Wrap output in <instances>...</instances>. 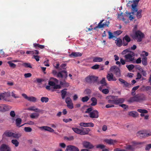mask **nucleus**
<instances>
[{
  "label": "nucleus",
  "instance_id": "obj_43",
  "mask_svg": "<svg viewBox=\"0 0 151 151\" xmlns=\"http://www.w3.org/2000/svg\"><path fill=\"white\" fill-rule=\"evenodd\" d=\"M105 147V146L103 144H98L96 145V148L98 149H104Z\"/></svg>",
  "mask_w": 151,
  "mask_h": 151
},
{
  "label": "nucleus",
  "instance_id": "obj_12",
  "mask_svg": "<svg viewBox=\"0 0 151 151\" xmlns=\"http://www.w3.org/2000/svg\"><path fill=\"white\" fill-rule=\"evenodd\" d=\"M83 145L84 147L88 149H92L94 147V146L91 143L86 141L83 142Z\"/></svg>",
  "mask_w": 151,
  "mask_h": 151
},
{
  "label": "nucleus",
  "instance_id": "obj_26",
  "mask_svg": "<svg viewBox=\"0 0 151 151\" xmlns=\"http://www.w3.org/2000/svg\"><path fill=\"white\" fill-rule=\"evenodd\" d=\"M65 151H76V147L72 145H68Z\"/></svg>",
  "mask_w": 151,
  "mask_h": 151
},
{
  "label": "nucleus",
  "instance_id": "obj_44",
  "mask_svg": "<svg viewBox=\"0 0 151 151\" xmlns=\"http://www.w3.org/2000/svg\"><path fill=\"white\" fill-rule=\"evenodd\" d=\"M126 149L132 151L135 149L132 145H127Z\"/></svg>",
  "mask_w": 151,
  "mask_h": 151
},
{
  "label": "nucleus",
  "instance_id": "obj_22",
  "mask_svg": "<svg viewBox=\"0 0 151 151\" xmlns=\"http://www.w3.org/2000/svg\"><path fill=\"white\" fill-rule=\"evenodd\" d=\"M12 132L9 130L5 131L3 135V138H5L6 137H12Z\"/></svg>",
  "mask_w": 151,
  "mask_h": 151
},
{
  "label": "nucleus",
  "instance_id": "obj_41",
  "mask_svg": "<svg viewBox=\"0 0 151 151\" xmlns=\"http://www.w3.org/2000/svg\"><path fill=\"white\" fill-rule=\"evenodd\" d=\"M126 67L127 68L128 70L129 71H131L134 68V65L131 64L130 65H126Z\"/></svg>",
  "mask_w": 151,
  "mask_h": 151
},
{
  "label": "nucleus",
  "instance_id": "obj_10",
  "mask_svg": "<svg viewBox=\"0 0 151 151\" xmlns=\"http://www.w3.org/2000/svg\"><path fill=\"white\" fill-rule=\"evenodd\" d=\"M56 76L58 78L64 77L66 78L68 77L67 72L65 70H62L58 73Z\"/></svg>",
  "mask_w": 151,
  "mask_h": 151
},
{
  "label": "nucleus",
  "instance_id": "obj_18",
  "mask_svg": "<svg viewBox=\"0 0 151 151\" xmlns=\"http://www.w3.org/2000/svg\"><path fill=\"white\" fill-rule=\"evenodd\" d=\"M80 125L81 127H94V124L92 122L88 123H84L81 122L80 124Z\"/></svg>",
  "mask_w": 151,
  "mask_h": 151
},
{
  "label": "nucleus",
  "instance_id": "obj_9",
  "mask_svg": "<svg viewBox=\"0 0 151 151\" xmlns=\"http://www.w3.org/2000/svg\"><path fill=\"white\" fill-rule=\"evenodd\" d=\"M104 142L110 145H114L117 143V140L112 139H105L104 140Z\"/></svg>",
  "mask_w": 151,
  "mask_h": 151
},
{
  "label": "nucleus",
  "instance_id": "obj_3",
  "mask_svg": "<svg viewBox=\"0 0 151 151\" xmlns=\"http://www.w3.org/2000/svg\"><path fill=\"white\" fill-rule=\"evenodd\" d=\"M109 23V22L106 20H103L99 22L97 26L94 27V29L95 30L98 28H102L106 27H108Z\"/></svg>",
  "mask_w": 151,
  "mask_h": 151
},
{
  "label": "nucleus",
  "instance_id": "obj_55",
  "mask_svg": "<svg viewBox=\"0 0 151 151\" xmlns=\"http://www.w3.org/2000/svg\"><path fill=\"white\" fill-rule=\"evenodd\" d=\"M12 137L14 138H18L20 137V136L18 134H15L12 132Z\"/></svg>",
  "mask_w": 151,
  "mask_h": 151
},
{
  "label": "nucleus",
  "instance_id": "obj_42",
  "mask_svg": "<svg viewBox=\"0 0 151 151\" xmlns=\"http://www.w3.org/2000/svg\"><path fill=\"white\" fill-rule=\"evenodd\" d=\"M100 83L103 86H106L107 85V83L106 82L105 78H103L100 81Z\"/></svg>",
  "mask_w": 151,
  "mask_h": 151
},
{
  "label": "nucleus",
  "instance_id": "obj_35",
  "mask_svg": "<svg viewBox=\"0 0 151 151\" xmlns=\"http://www.w3.org/2000/svg\"><path fill=\"white\" fill-rule=\"evenodd\" d=\"M137 113L135 111H131L129 113V115L134 117H135L137 116Z\"/></svg>",
  "mask_w": 151,
  "mask_h": 151
},
{
  "label": "nucleus",
  "instance_id": "obj_17",
  "mask_svg": "<svg viewBox=\"0 0 151 151\" xmlns=\"http://www.w3.org/2000/svg\"><path fill=\"white\" fill-rule=\"evenodd\" d=\"M106 78L108 81H116L117 79L114 77L113 74L112 73H108L106 76Z\"/></svg>",
  "mask_w": 151,
  "mask_h": 151
},
{
  "label": "nucleus",
  "instance_id": "obj_15",
  "mask_svg": "<svg viewBox=\"0 0 151 151\" xmlns=\"http://www.w3.org/2000/svg\"><path fill=\"white\" fill-rule=\"evenodd\" d=\"M0 151H11V149L8 145L3 144L0 147Z\"/></svg>",
  "mask_w": 151,
  "mask_h": 151
},
{
  "label": "nucleus",
  "instance_id": "obj_19",
  "mask_svg": "<svg viewBox=\"0 0 151 151\" xmlns=\"http://www.w3.org/2000/svg\"><path fill=\"white\" fill-rule=\"evenodd\" d=\"M119 81L120 82L121 84H123V86L126 87H129L130 86V84L127 83L126 81L123 79L122 78H119Z\"/></svg>",
  "mask_w": 151,
  "mask_h": 151
},
{
  "label": "nucleus",
  "instance_id": "obj_37",
  "mask_svg": "<svg viewBox=\"0 0 151 151\" xmlns=\"http://www.w3.org/2000/svg\"><path fill=\"white\" fill-rule=\"evenodd\" d=\"M142 63L144 66H146L147 65V58L146 57H143L142 58Z\"/></svg>",
  "mask_w": 151,
  "mask_h": 151
},
{
  "label": "nucleus",
  "instance_id": "obj_27",
  "mask_svg": "<svg viewBox=\"0 0 151 151\" xmlns=\"http://www.w3.org/2000/svg\"><path fill=\"white\" fill-rule=\"evenodd\" d=\"M115 43L116 45L119 47H120L123 45L122 40L120 38H118L116 39L115 40Z\"/></svg>",
  "mask_w": 151,
  "mask_h": 151
},
{
  "label": "nucleus",
  "instance_id": "obj_32",
  "mask_svg": "<svg viewBox=\"0 0 151 151\" xmlns=\"http://www.w3.org/2000/svg\"><path fill=\"white\" fill-rule=\"evenodd\" d=\"M83 135L88 134L89 132L91 131L90 129L89 128H85L82 130Z\"/></svg>",
  "mask_w": 151,
  "mask_h": 151
},
{
  "label": "nucleus",
  "instance_id": "obj_7",
  "mask_svg": "<svg viewBox=\"0 0 151 151\" xmlns=\"http://www.w3.org/2000/svg\"><path fill=\"white\" fill-rule=\"evenodd\" d=\"M22 95L25 99L30 102H35L37 101V99L35 97L33 96L29 97L26 94L24 93H22Z\"/></svg>",
  "mask_w": 151,
  "mask_h": 151
},
{
  "label": "nucleus",
  "instance_id": "obj_30",
  "mask_svg": "<svg viewBox=\"0 0 151 151\" xmlns=\"http://www.w3.org/2000/svg\"><path fill=\"white\" fill-rule=\"evenodd\" d=\"M103 61V59L101 58L95 57L93 58V62H101Z\"/></svg>",
  "mask_w": 151,
  "mask_h": 151
},
{
  "label": "nucleus",
  "instance_id": "obj_61",
  "mask_svg": "<svg viewBox=\"0 0 151 151\" xmlns=\"http://www.w3.org/2000/svg\"><path fill=\"white\" fill-rule=\"evenodd\" d=\"M108 102L109 104H115V99H113V100H111V99H109L108 101Z\"/></svg>",
  "mask_w": 151,
  "mask_h": 151
},
{
  "label": "nucleus",
  "instance_id": "obj_4",
  "mask_svg": "<svg viewBox=\"0 0 151 151\" xmlns=\"http://www.w3.org/2000/svg\"><path fill=\"white\" fill-rule=\"evenodd\" d=\"M137 136L140 138L142 139L151 136V132L147 133L144 131H140L137 132Z\"/></svg>",
  "mask_w": 151,
  "mask_h": 151
},
{
  "label": "nucleus",
  "instance_id": "obj_31",
  "mask_svg": "<svg viewBox=\"0 0 151 151\" xmlns=\"http://www.w3.org/2000/svg\"><path fill=\"white\" fill-rule=\"evenodd\" d=\"M91 101H92V103L91 104L92 106H94L97 104V100L95 97H92L91 99Z\"/></svg>",
  "mask_w": 151,
  "mask_h": 151
},
{
  "label": "nucleus",
  "instance_id": "obj_1",
  "mask_svg": "<svg viewBox=\"0 0 151 151\" xmlns=\"http://www.w3.org/2000/svg\"><path fill=\"white\" fill-rule=\"evenodd\" d=\"M145 37L144 34L140 30L136 31L134 34L132 36V38L136 40L137 42H140L142 39Z\"/></svg>",
  "mask_w": 151,
  "mask_h": 151
},
{
  "label": "nucleus",
  "instance_id": "obj_8",
  "mask_svg": "<svg viewBox=\"0 0 151 151\" xmlns=\"http://www.w3.org/2000/svg\"><path fill=\"white\" fill-rule=\"evenodd\" d=\"M136 102H140L145 100V97L143 94H140L135 95Z\"/></svg>",
  "mask_w": 151,
  "mask_h": 151
},
{
  "label": "nucleus",
  "instance_id": "obj_48",
  "mask_svg": "<svg viewBox=\"0 0 151 151\" xmlns=\"http://www.w3.org/2000/svg\"><path fill=\"white\" fill-rule=\"evenodd\" d=\"M8 63L9 64V65L11 67L13 68H16V65L12 63L11 61H9Z\"/></svg>",
  "mask_w": 151,
  "mask_h": 151
},
{
  "label": "nucleus",
  "instance_id": "obj_2",
  "mask_svg": "<svg viewBox=\"0 0 151 151\" xmlns=\"http://www.w3.org/2000/svg\"><path fill=\"white\" fill-rule=\"evenodd\" d=\"M98 77L95 76L89 75L85 78V81L89 84L94 83L98 81Z\"/></svg>",
  "mask_w": 151,
  "mask_h": 151
},
{
  "label": "nucleus",
  "instance_id": "obj_23",
  "mask_svg": "<svg viewBox=\"0 0 151 151\" xmlns=\"http://www.w3.org/2000/svg\"><path fill=\"white\" fill-rule=\"evenodd\" d=\"M137 5L136 4H132L131 5L132 6V14H134L136 12L138 11V9L137 7Z\"/></svg>",
  "mask_w": 151,
  "mask_h": 151
},
{
  "label": "nucleus",
  "instance_id": "obj_21",
  "mask_svg": "<svg viewBox=\"0 0 151 151\" xmlns=\"http://www.w3.org/2000/svg\"><path fill=\"white\" fill-rule=\"evenodd\" d=\"M131 144L132 145L134 148L136 149L138 147V145H142L144 144L143 142H138L135 141H133L131 142Z\"/></svg>",
  "mask_w": 151,
  "mask_h": 151
},
{
  "label": "nucleus",
  "instance_id": "obj_49",
  "mask_svg": "<svg viewBox=\"0 0 151 151\" xmlns=\"http://www.w3.org/2000/svg\"><path fill=\"white\" fill-rule=\"evenodd\" d=\"M148 55V53L145 51L142 52V54L140 55L141 56H143L144 57L147 56Z\"/></svg>",
  "mask_w": 151,
  "mask_h": 151
},
{
  "label": "nucleus",
  "instance_id": "obj_16",
  "mask_svg": "<svg viewBox=\"0 0 151 151\" xmlns=\"http://www.w3.org/2000/svg\"><path fill=\"white\" fill-rule=\"evenodd\" d=\"M90 117L92 118H97L99 117V113L97 110H94L90 112Z\"/></svg>",
  "mask_w": 151,
  "mask_h": 151
},
{
  "label": "nucleus",
  "instance_id": "obj_25",
  "mask_svg": "<svg viewBox=\"0 0 151 151\" xmlns=\"http://www.w3.org/2000/svg\"><path fill=\"white\" fill-rule=\"evenodd\" d=\"M124 101V100L123 98H117L115 99V104L118 105L120 104L123 103Z\"/></svg>",
  "mask_w": 151,
  "mask_h": 151
},
{
  "label": "nucleus",
  "instance_id": "obj_58",
  "mask_svg": "<svg viewBox=\"0 0 151 151\" xmlns=\"http://www.w3.org/2000/svg\"><path fill=\"white\" fill-rule=\"evenodd\" d=\"M101 91L103 93L105 94H107L109 93V91L107 89H103Z\"/></svg>",
  "mask_w": 151,
  "mask_h": 151
},
{
  "label": "nucleus",
  "instance_id": "obj_6",
  "mask_svg": "<svg viewBox=\"0 0 151 151\" xmlns=\"http://www.w3.org/2000/svg\"><path fill=\"white\" fill-rule=\"evenodd\" d=\"M110 70L113 72L116 76L119 77L121 76L120 70L119 68L116 66L111 67L110 68Z\"/></svg>",
  "mask_w": 151,
  "mask_h": 151
},
{
  "label": "nucleus",
  "instance_id": "obj_38",
  "mask_svg": "<svg viewBox=\"0 0 151 151\" xmlns=\"http://www.w3.org/2000/svg\"><path fill=\"white\" fill-rule=\"evenodd\" d=\"M128 101L129 103H132L135 101L136 102L135 96L133 97H130L128 100Z\"/></svg>",
  "mask_w": 151,
  "mask_h": 151
},
{
  "label": "nucleus",
  "instance_id": "obj_28",
  "mask_svg": "<svg viewBox=\"0 0 151 151\" xmlns=\"http://www.w3.org/2000/svg\"><path fill=\"white\" fill-rule=\"evenodd\" d=\"M22 122V119L20 118H17L15 120L16 124L17 127H21L24 124L20 125Z\"/></svg>",
  "mask_w": 151,
  "mask_h": 151
},
{
  "label": "nucleus",
  "instance_id": "obj_40",
  "mask_svg": "<svg viewBox=\"0 0 151 151\" xmlns=\"http://www.w3.org/2000/svg\"><path fill=\"white\" fill-rule=\"evenodd\" d=\"M138 112L143 114H147L148 113V111L145 109H138L137 110Z\"/></svg>",
  "mask_w": 151,
  "mask_h": 151
},
{
  "label": "nucleus",
  "instance_id": "obj_64",
  "mask_svg": "<svg viewBox=\"0 0 151 151\" xmlns=\"http://www.w3.org/2000/svg\"><path fill=\"white\" fill-rule=\"evenodd\" d=\"M55 83L52 81H49L48 82V84L51 86H54L55 85Z\"/></svg>",
  "mask_w": 151,
  "mask_h": 151
},
{
  "label": "nucleus",
  "instance_id": "obj_46",
  "mask_svg": "<svg viewBox=\"0 0 151 151\" xmlns=\"http://www.w3.org/2000/svg\"><path fill=\"white\" fill-rule=\"evenodd\" d=\"M24 130L25 132H30L32 130V129L31 128L27 127H25Z\"/></svg>",
  "mask_w": 151,
  "mask_h": 151
},
{
  "label": "nucleus",
  "instance_id": "obj_56",
  "mask_svg": "<svg viewBox=\"0 0 151 151\" xmlns=\"http://www.w3.org/2000/svg\"><path fill=\"white\" fill-rule=\"evenodd\" d=\"M99 67V65L98 64H96L93 66L91 68L93 69H98Z\"/></svg>",
  "mask_w": 151,
  "mask_h": 151
},
{
  "label": "nucleus",
  "instance_id": "obj_59",
  "mask_svg": "<svg viewBox=\"0 0 151 151\" xmlns=\"http://www.w3.org/2000/svg\"><path fill=\"white\" fill-rule=\"evenodd\" d=\"M151 148V144L147 145H146L145 150H149Z\"/></svg>",
  "mask_w": 151,
  "mask_h": 151
},
{
  "label": "nucleus",
  "instance_id": "obj_54",
  "mask_svg": "<svg viewBox=\"0 0 151 151\" xmlns=\"http://www.w3.org/2000/svg\"><path fill=\"white\" fill-rule=\"evenodd\" d=\"M40 57L38 55H34L32 58H34L37 61H38L40 60Z\"/></svg>",
  "mask_w": 151,
  "mask_h": 151
},
{
  "label": "nucleus",
  "instance_id": "obj_50",
  "mask_svg": "<svg viewBox=\"0 0 151 151\" xmlns=\"http://www.w3.org/2000/svg\"><path fill=\"white\" fill-rule=\"evenodd\" d=\"M23 65L25 67L29 68H32V67L30 63H24L23 64Z\"/></svg>",
  "mask_w": 151,
  "mask_h": 151
},
{
  "label": "nucleus",
  "instance_id": "obj_45",
  "mask_svg": "<svg viewBox=\"0 0 151 151\" xmlns=\"http://www.w3.org/2000/svg\"><path fill=\"white\" fill-rule=\"evenodd\" d=\"M122 33V31L121 30H117L114 32V35L115 36H117L121 34Z\"/></svg>",
  "mask_w": 151,
  "mask_h": 151
},
{
  "label": "nucleus",
  "instance_id": "obj_57",
  "mask_svg": "<svg viewBox=\"0 0 151 151\" xmlns=\"http://www.w3.org/2000/svg\"><path fill=\"white\" fill-rule=\"evenodd\" d=\"M91 92V91L89 89H86L84 91L85 94H90Z\"/></svg>",
  "mask_w": 151,
  "mask_h": 151
},
{
  "label": "nucleus",
  "instance_id": "obj_29",
  "mask_svg": "<svg viewBox=\"0 0 151 151\" xmlns=\"http://www.w3.org/2000/svg\"><path fill=\"white\" fill-rule=\"evenodd\" d=\"M142 10L141 9H139L136 12L137 14L136 16L137 19H139L141 18L142 17Z\"/></svg>",
  "mask_w": 151,
  "mask_h": 151
},
{
  "label": "nucleus",
  "instance_id": "obj_33",
  "mask_svg": "<svg viewBox=\"0 0 151 151\" xmlns=\"http://www.w3.org/2000/svg\"><path fill=\"white\" fill-rule=\"evenodd\" d=\"M67 90V89L65 88L62 90L61 91V96L62 98L63 99H64L67 93V92L66 91Z\"/></svg>",
  "mask_w": 151,
  "mask_h": 151
},
{
  "label": "nucleus",
  "instance_id": "obj_63",
  "mask_svg": "<svg viewBox=\"0 0 151 151\" xmlns=\"http://www.w3.org/2000/svg\"><path fill=\"white\" fill-rule=\"evenodd\" d=\"M72 120V119H63V122L65 123H67L69 122H70Z\"/></svg>",
  "mask_w": 151,
  "mask_h": 151
},
{
  "label": "nucleus",
  "instance_id": "obj_13",
  "mask_svg": "<svg viewBox=\"0 0 151 151\" xmlns=\"http://www.w3.org/2000/svg\"><path fill=\"white\" fill-rule=\"evenodd\" d=\"M123 46H127L128 43L131 41V39L129 36L127 35H126L123 39Z\"/></svg>",
  "mask_w": 151,
  "mask_h": 151
},
{
  "label": "nucleus",
  "instance_id": "obj_52",
  "mask_svg": "<svg viewBox=\"0 0 151 151\" xmlns=\"http://www.w3.org/2000/svg\"><path fill=\"white\" fill-rule=\"evenodd\" d=\"M76 133L83 135L82 130L76 128Z\"/></svg>",
  "mask_w": 151,
  "mask_h": 151
},
{
  "label": "nucleus",
  "instance_id": "obj_24",
  "mask_svg": "<svg viewBox=\"0 0 151 151\" xmlns=\"http://www.w3.org/2000/svg\"><path fill=\"white\" fill-rule=\"evenodd\" d=\"M33 47L35 49H42L45 48V46L44 45H41L39 44L35 43L33 45Z\"/></svg>",
  "mask_w": 151,
  "mask_h": 151
},
{
  "label": "nucleus",
  "instance_id": "obj_51",
  "mask_svg": "<svg viewBox=\"0 0 151 151\" xmlns=\"http://www.w3.org/2000/svg\"><path fill=\"white\" fill-rule=\"evenodd\" d=\"M64 138L68 141H71L74 139V137L73 136H70L69 137H65Z\"/></svg>",
  "mask_w": 151,
  "mask_h": 151
},
{
  "label": "nucleus",
  "instance_id": "obj_36",
  "mask_svg": "<svg viewBox=\"0 0 151 151\" xmlns=\"http://www.w3.org/2000/svg\"><path fill=\"white\" fill-rule=\"evenodd\" d=\"M11 142L16 147H17L18 146L19 142L16 139H12V140Z\"/></svg>",
  "mask_w": 151,
  "mask_h": 151
},
{
  "label": "nucleus",
  "instance_id": "obj_62",
  "mask_svg": "<svg viewBox=\"0 0 151 151\" xmlns=\"http://www.w3.org/2000/svg\"><path fill=\"white\" fill-rule=\"evenodd\" d=\"M10 115L12 117H14L15 116V113L14 111H12L10 112Z\"/></svg>",
  "mask_w": 151,
  "mask_h": 151
},
{
  "label": "nucleus",
  "instance_id": "obj_5",
  "mask_svg": "<svg viewBox=\"0 0 151 151\" xmlns=\"http://www.w3.org/2000/svg\"><path fill=\"white\" fill-rule=\"evenodd\" d=\"M134 53L133 52L126 54L124 56V57L126 62H131L133 61L134 60Z\"/></svg>",
  "mask_w": 151,
  "mask_h": 151
},
{
  "label": "nucleus",
  "instance_id": "obj_20",
  "mask_svg": "<svg viewBox=\"0 0 151 151\" xmlns=\"http://www.w3.org/2000/svg\"><path fill=\"white\" fill-rule=\"evenodd\" d=\"M39 128L42 130H45V131H48L51 132H54V130L53 129L48 126H42L39 127Z\"/></svg>",
  "mask_w": 151,
  "mask_h": 151
},
{
  "label": "nucleus",
  "instance_id": "obj_14",
  "mask_svg": "<svg viewBox=\"0 0 151 151\" xmlns=\"http://www.w3.org/2000/svg\"><path fill=\"white\" fill-rule=\"evenodd\" d=\"M9 110V106L4 104H0V112H4Z\"/></svg>",
  "mask_w": 151,
  "mask_h": 151
},
{
  "label": "nucleus",
  "instance_id": "obj_11",
  "mask_svg": "<svg viewBox=\"0 0 151 151\" xmlns=\"http://www.w3.org/2000/svg\"><path fill=\"white\" fill-rule=\"evenodd\" d=\"M65 102L67 104V106L69 109H72L73 108V104L72 100L70 97L66 98Z\"/></svg>",
  "mask_w": 151,
  "mask_h": 151
},
{
  "label": "nucleus",
  "instance_id": "obj_47",
  "mask_svg": "<svg viewBox=\"0 0 151 151\" xmlns=\"http://www.w3.org/2000/svg\"><path fill=\"white\" fill-rule=\"evenodd\" d=\"M89 98L88 96H85L82 98L81 101L83 102L88 101Z\"/></svg>",
  "mask_w": 151,
  "mask_h": 151
},
{
  "label": "nucleus",
  "instance_id": "obj_53",
  "mask_svg": "<svg viewBox=\"0 0 151 151\" xmlns=\"http://www.w3.org/2000/svg\"><path fill=\"white\" fill-rule=\"evenodd\" d=\"M109 38L111 39L115 37V36L113 35V34L110 31L108 32Z\"/></svg>",
  "mask_w": 151,
  "mask_h": 151
},
{
  "label": "nucleus",
  "instance_id": "obj_60",
  "mask_svg": "<svg viewBox=\"0 0 151 151\" xmlns=\"http://www.w3.org/2000/svg\"><path fill=\"white\" fill-rule=\"evenodd\" d=\"M32 76V74L30 73H26L24 74V76L25 78L31 77Z\"/></svg>",
  "mask_w": 151,
  "mask_h": 151
},
{
  "label": "nucleus",
  "instance_id": "obj_39",
  "mask_svg": "<svg viewBox=\"0 0 151 151\" xmlns=\"http://www.w3.org/2000/svg\"><path fill=\"white\" fill-rule=\"evenodd\" d=\"M49 100V99L47 97H42L41 99V101L42 102H47Z\"/></svg>",
  "mask_w": 151,
  "mask_h": 151
},
{
  "label": "nucleus",
  "instance_id": "obj_34",
  "mask_svg": "<svg viewBox=\"0 0 151 151\" xmlns=\"http://www.w3.org/2000/svg\"><path fill=\"white\" fill-rule=\"evenodd\" d=\"M39 114L37 113H35L32 114L30 116V117L32 119H35L36 118H38L39 116Z\"/></svg>",
  "mask_w": 151,
  "mask_h": 151
}]
</instances>
